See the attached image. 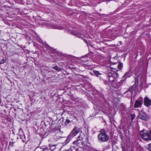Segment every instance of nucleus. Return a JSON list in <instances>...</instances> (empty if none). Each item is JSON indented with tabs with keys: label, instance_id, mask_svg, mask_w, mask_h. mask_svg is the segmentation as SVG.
I'll list each match as a JSON object with an SVG mask.
<instances>
[{
	"label": "nucleus",
	"instance_id": "1",
	"mask_svg": "<svg viewBox=\"0 0 151 151\" xmlns=\"http://www.w3.org/2000/svg\"><path fill=\"white\" fill-rule=\"evenodd\" d=\"M99 139L101 142H106L109 139V136L106 134L105 130L101 131L100 134L98 136Z\"/></svg>",
	"mask_w": 151,
	"mask_h": 151
},
{
	"label": "nucleus",
	"instance_id": "2",
	"mask_svg": "<svg viewBox=\"0 0 151 151\" xmlns=\"http://www.w3.org/2000/svg\"><path fill=\"white\" fill-rule=\"evenodd\" d=\"M118 75L116 73L114 72L113 71H111L109 74L108 77L109 82L111 83V84L113 83L114 79L117 78Z\"/></svg>",
	"mask_w": 151,
	"mask_h": 151
},
{
	"label": "nucleus",
	"instance_id": "3",
	"mask_svg": "<svg viewBox=\"0 0 151 151\" xmlns=\"http://www.w3.org/2000/svg\"><path fill=\"white\" fill-rule=\"evenodd\" d=\"M140 134L142 139L144 140H151V136L147 133L144 132L142 131L140 132Z\"/></svg>",
	"mask_w": 151,
	"mask_h": 151
},
{
	"label": "nucleus",
	"instance_id": "4",
	"mask_svg": "<svg viewBox=\"0 0 151 151\" xmlns=\"http://www.w3.org/2000/svg\"><path fill=\"white\" fill-rule=\"evenodd\" d=\"M80 130L79 128H78L77 127H75L70 134L68 136V137H73L75 136L77 134L80 132Z\"/></svg>",
	"mask_w": 151,
	"mask_h": 151
},
{
	"label": "nucleus",
	"instance_id": "5",
	"mask_svg": "<svg viewBox=\"0 0 151 151\" xmlns=\"http://www.w3.org/2000/svg\"><path fill=\"white\" fill-rule=\"evenodd\" d=\"M139 118L142 120H147L148 119V117L146 115L145 112L143 110H141L139 111Z\"/></svg>",
	"mask_w": 151,
	"mask_h": 151
},
{
	"label": "nucleus",
	"instance_id": "6",
	"mask_svg": "<svg viewBox=\"0 0 151 151\" xmlns=\"http://www.w3.org/2000/svg\"><path fill=\"white\" fill-rule=\"evenodd\" d=\"M142 101L143 99H138L137 100L134 105V107L137 108L141 106L142 104Z\"/></svg>",
	"mask_w": 151,
	"mask_h": 151
},
{
	"label": "nucleus",
	"instance_id": "7",
	"mask_svg": "<svg viewBox=\"0 0 151 151\" xmlns=\"http://www.w3.org/2000/svg\"><path fill=\"white\" fill-rule=\"evenodd\" d=\"M49 28H52L53 29H62L64 28V27L62 26H59L56 25H51L49 26H48Z\"/></svg>",
	"mask_w": 151,
	"mask_h": 151
},
{
	"label": "nucleus",
	"instance_id": "8",
	"mask_svg": "<svg viewBox=\"0 0 151 151\" xmlns=\"http://www.w3.org/2000/svg\"><path fill=\"white\" fill-rule=\"evenodd\" d=\"M144 104L147 106H150L151 104V100L147 97H145L144 99Z\"/></svg>",
	"mask_w": 151,
	"mask_h": 151
},
{
	"label": "nucleus",
	"instance_id": "9",
	"mask_svg": "<svg viewBox=\"0 0 151 151\" xmlns=\"http://www.w3.org/2000/svg\"><path fill=\"white\" fill-rule=\"evenodd\" d=\"M75 35H76L79 37V38H83L84 37V35L83 33L81 34L80 33H74Z\"/></svg>",
	"mask_w": 151,
	"mask_h": 151
},
{
	"label": "nucleus",
	"instance_id": "10",
	"mask_svg": "<svg viewBox=\"0 0 151 151\" xmlns=\"http://www.w3.org/2000/svg\"><path fill=\"white\" fill-rule=\"evenodd\" d=\"M132 75V73L131 72L129 71L128 73H126L124 76L126 78H128L130 77Z\"/></svg>",
	"mask_w": 151,
	"mask_h": 151
},
{
	"label": "nucleus",
	"instance_id": "11",
	"mask_svg": "<svg viewBox=\"0 0 151 151\" xmlns=\"http://www.w3.org/2000/svg\"><path fill=\"white\" fill-rule=\"evenodd\" d=\"M118 69H121L123 67V64L122 63H119L118 65Z\"/></svg>",
	"mask_w": 151,
	"mask_h": 151
},
{
	"label": "nucleus",
	"instance_id": "12",
	"mask_svg": "<svg viewBox=\"0 0 151 151\" xmlns=\"http://www.w3.org/2000/svg\"><path fill=\"white\" fill-rule=\"evenodd\" d=\"M93 73L96 75L97 77L99 76V75H101V74L99 73V71H97L95 70H93Z\"/></svg>",
	"mask_w": 151,
	"mask_h": 151
},
{
	"label": "nucleus",
	"instance_id": "13",
	"mask_svg": "<svg viewBox=\"0 0 151 151\" xmlns=\"http://www.w3.org/2000/svg\"><path fill=\"white\" fill-rule=\"evenodd\" d=\"M131 119L132 120L134 119L135 117V115L134 114H132L131 115Z\"/></svg>",
	"mask_w": 151,
	"mask_h": 151
},
{
	"label": "nucleus",
	"instance_id": "14",
	"mask_svg": "<svg viewBox=\"0 0 151 151\" xmlns=\"http://www.w3.org/2000/svg\"><path fill=\"white\" fill-rule=\"evenodd\" d=\"M53 68L54 69H55L56 70H57V71H59L60 70V69L59 68H58L57 66H54L53 67Z\"/></svg>",
	"mask_w": 151,
	"mask_h": 151
},
{
	"label": "nucleus",
	"instance_id": "15",
	"mask_svg": "<svg viewBox=\"0 0 151 151\" xmlns=\"http://www.w3.org/2000/svg\"><path fill=\"white\" fill-rule=\"evenodd\" d=\"M5 61V60L4 59H2L0 61V64H3Z\"/></svg>",
	"mask_w": 151,
	"mask_h": 151
},
{
	"label": "nucleus",
	"instance_id": "16",
	"mask_svg": "<svg viewBox=\"0 0 151 151\" xmlns=\"http://www.w3.org/2000/svg\"><path fill=\"white\" fill-rule=\"evenodd\" d=\"M148 145L149 147L148 150L150 151H151V143L149 144Z\"/></svg>",
	"mask_w": 151,
	"mask_h": 151
},
{
	"label": "nucleus",
	"instance_id": "17",
	"mask_svg": "<svg viewBox=\"0 0 151 151\" xmlns=\"http://www.w3.org/2000/svg\"><path fill=\"white\" fill-rule=\"evenodd\" d=\"M14 142H10L9 143V147L10 145L12 146L14 144Z\"/></svg>",
	"mask_w": 151,
	"mask_h": 151
},
{
	"label": "nucleus",
	"instance_id": "18",
	"mask_svg": "<svg viewBox=\"0 0 151 151\" xmlns=\"http://www.w3.org/2000/svg\"><path fill=\"white\" fill-rule=\"evenodd\" d=\"M137 150L139 151L140 150L142 151V148L141 147H138L137 148Z\"/></svg>",
	"mask_w": 151,
	"mask_h": 151
},
{
	"label": "nucleus",
	"instance_id": "19",
	"mask_svg": "<svg viewBox=\"0 0 151 151\" xmlns=\"http://www.w3.org/2000/svg\"><path fill=\"white\" fill-rule=\"evenodd\" d=\"M63 151H72V150L71 148L68 149V150H65Z\"/></svg>",
	"mask_w": 151,
	"mask_h": 151
},
{
	"label": "nucleus",
	"instance_id": "20",
	"mask_svg": "<svg viewBox=\"0 0 151 151\" xmlns=\"http://www.w3.org/2000/svg\"><path fill=\"white\" fill-rule=\"evenodd\" d=\"M70 122V121L68 119H67L66 121V122H68V123H69Z\"/></svg>",
	"mask_w": 151,
	"mask_h": 151
},
{
	"label": "nucleus",
	"instance_id": "21",
	"mask_svg": "<svg viewBox=\"0 0 151 151\" xmlns=\"http://www.w3.org/2000/svg\"><path fill=\"white\" fill-rule=\"evenodd\" d=\"M77 141H75V142H74V143H75L76 144L77 143Z\"/></svg>",
	"mask_w": 151,
	"mask_h": 151
},
{
	"label": "nucleus",
	"instance_id": "22",
	"mask_svg": "<svg viewBox=\"0 0 151 151\" xmlns=\"http://www.w3.org/2000/svg\"><path fill=\"white\" fill-rule=\"evenodd\" d=\"M150 133H151V130H150Z\"/></svg>",
	"mask_w": 151,
	"mask_h": 151
}]
</instances>
